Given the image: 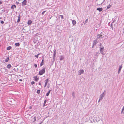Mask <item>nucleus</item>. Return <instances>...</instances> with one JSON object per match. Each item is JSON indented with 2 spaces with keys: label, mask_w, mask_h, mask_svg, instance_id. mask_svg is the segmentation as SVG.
<instances>
[{
  "label": "nucleus",
  "mask_w": 124,
  "mask_h": 124,
  "mask_svg": "<svg viewBox=\"0 0 124 124\" xmlns=\"http://www.w3.org/2000/svg\"><path fill=\"white\" fill-rule=\"evenodd\" d=\"M34 121H36V117H35V116L34 117Z\"/></svg>",
  "instance_id": "58836bf2"
},
{
  "label": "nucleus",
  "mask_w": 124,
  "mask_h": 124,
  "mask_svg": "<svg viewBox=\"0 0 124 124\" xmlns=\"http://www.w3.org/2000/svg\"><path fill=\"white\" fill-rule=\"evenodd\" d=\"M0 23H1L3 24L4 23V22L3 21H1Z\"/></svg>",
  "instance_id": "4c0bfd02"
},
{
  "label": "nucleus",
  "mask_w": 124,
  "mask_h": 124,
  "mask_svg": "<svg viewBox=\"0 0 124 124\" xmlns=\"http://www.w3.org/2000/svg\"><path fill=\"white\" fill-rule=\"evenodd\" d=\"M100 47H99L100 51V52L102 54V55H104L105 54L104 52V47L101 46V43H100Z\"/></svg>",
  "instance_id": "f257e3e1"
},
{
  "label": "nucleus",
  "mask_w": 124,
  "mask_h": 124,
  "mask_svg": "<svg viewBox=\"0 0 124 124\" xmlns=\"http://www.w3.org/2000/svg\"><path fill=\"white\" fill-rule=\"evenodd\" d=\"M19 81H22V79H19Z\"/></svg>",
  "instance_id": "37998d69"
},
{
  "label": "nucleus",
  "mask_w": 124,
  "mask_h": 124,
  "mask_svg": "<svg viewBox=\"0 0 124 124\" xmlns=\"http://www.w3.org/2000/svg\"><path fill=\"white\" fill-rule=\"evenodd\" d=\"M55 58H53V60L52 62V63H53V62H54V61H55Z\"/></svg>",
  "instance_id": "7c9ffc66"
},
{
  "label": "nucleus",
  "mask_w": 124,
  "mask_h": 124,
  "mask_svg": "<svg viewBox=\"0 0 124 124\" xmlns=\"http://www.w3.org/2000/svg\"><path fill=\"white\" fill-rule=\"evenodd\" d=\"M31 107H30V109H31Z\"/></svg>",
  "instance_id": "8fccbe9b"
},
{
  "label": "nucleus",
  "mask_w": 124,
  "mask_h": 124,
  "mask_svg": "<svg viewBox=\"0 0 124 124\" xmlns=\"http://www.w3.org/2000/svg\"><path fill=\"white\" fill-rule=\"evenodd\" d=\"M44 63V59H43L42 60V62H41L40 64V66H41L43 65V64Z\"/></svg>",
  "instance_id": "9b49d317"
},
{
  "label": "nucleus",
  "mask_w": 124,
  "mask_h": 124,
  "mask_svg": "<svg viewBox=\"0 0 124 124\" xmlns=\"http://www.w3.org/2000/svg\"><path fill=\"white\" fill-rule=\"evenodd\" d=\"M105 0H103V2H104L105 1Z\"/></svg>",
  "instance_id": "603ef678"
},
{
  "label": "nucleus",
  "mask_w": 124,
  "mask_h": 124,
  "mask_svg": "<svg viewBox=\"0 0 124 124\" xmlns=\"http://www.w3.org/2000/svg\"><path fill=\"white\" fill-rule=\"evenodd\" d=\"M124 110V106L123 107L122 110V111L121 112V113H124V112H123V111Z\"/></svg>",
  "instance_id": "393cba45"
},
{
  "label": "nucleus",
  "mask_w": 124,
  "mask_h": 124,
  "mask_svg": "<svg viewBox=\"0 0 124 124\" xmlns=\"http://www.w3.org/2000/svg\"><path fill=\"white\" fill-rule=\"evenodd\" d=\"M48 82H47V81H46V82L45 83V86L44 87H45L46 86V85L47 84Z\"/></svg>",
  "instance_id": "cd10ccee"
},
{
  "label": "nucleus",
  "mask_w": 124,
  "mask_h": 124,
  "mask_svg": "<svg viewBox=\"0 0 124 124\" xmlns=\"http://www.w3.org/2000/svg\"><path fill=\"white\" fill-rule=\"evenodd\" d=\"M122 68V65L121 64V65H120L119 66V68L118 70V73L119 74L120 73V72L121 71V69Z\"/></svg>",
  "instance_id": "0eeeda50"
},
{
  "label": "nucleus",
  "mask_w": 124,
  "mask_h": 124,
  "mask_svg": "<svg viewBox=\"0 0 124 124\" xmlns=\"http://www.w3.org/2000/svg\"><path fill=\"white\" fill-rule=\"evenodd\" d=\"M100 100H100V99H99V101H98V102H100Z\"/></svg>",
  "instance_id": "49530a36"
},
{
  "label": "nucleus",
  "mask_w": 124,
  "mask_h": 124,
  "mask_svg": "<svg viewBox=\"0 0 124 124\" xmlns=\"http://www.w3.org/2000/svg\"><path fill=\"white\" fill-rule=\"evenodd\" d=\"M97 39H101L100 36V35L99 34H98L97 35Z\"/></svg>",
  "instance_id": "5701e85b"
},
{
  "label": "nucleus",
  "mask_w": 124,
  "mask_h": 124,
  "mask_svg": "<svg viewBox=\"0 0 124 124\" xmlns=\"http://www.w3.org/2000/svg\"><path fill=\"white\" fill-rule=\"evenodd\" d=\"M84 72V70H80L78 71V75H80L83 74Z\"/></svg>",
  "instance_id": "423d86ee"
},
{
  "label": "nucleus",
  "mask_w": 124,
  "mask_h": 124,
  "mask_svg": "<svg viewBox=\"0 0 124 124\" xmlns=\"http://www.w3.org/2000/svg\"><path fill=\"white\" fill-rule=\"evenodd\" d=\"M2 3V1H0V5Z\"/></svg>",
  "instance_id": "79ce46f5"
},
{
  "label": "nucleus",
  "mask_w": 124,
  "mask_h": 124,
  "mask_svg": "<svg viewBox=\"0 0 124 124\" xmlns=\"http://www.w3.org/2000/svg\"><path fill=\"white\" fill-rule=\"evenodd\" d=\"M110 27H111L112 29H113V26H112V24H111V25H110Z\"/></svg>",
  "instance_id": "ea45409f"
},
{
  "label": "nucleus",
  "mask_w": 124,
  "mask_h": 124,
  "mask_svg": "<svg viewBox=\"0 0 124 124\" xmlns=\"http://www.w3.org/2000/svg\"><path fill=\"white\" fill-rule=\"evenodd\" d=\"M98 43L97 40V39L94 40L93 41V46L95 45L96 44Z\"/></svg>",
  "instance_id": "1a4fd4ad"
},
{
  "label": "nucleus",
  "mask_w": 124,
  "mask_h": 124,
  "mask_svg": "<svg viewBox=\"0 0 124 124\" xmlns=\"http://www.w3.org/2000/svg\"><path fill=\"white\" fill-rule=\"evenodd\" d=\"M46 11H44L42 13V15H44V14L45 13Z\"/></svg>",
  "instance_id": "c9c22d12"
},
{
  "label": "nucleus",
  "mask_w": 124,
  "mask_h": 124,
  "mask_svg": "<svg viewBox=\"0 0 124 124\" xmlns=\"http://www.w3.org/2000/svg\"><path fill=\"white\" fill-rule=\"evenodd\" d=\"M72 96L73 97V98H75V94H74V92H73L72 93Z\"/></svg>",
  "instance_id": "b1692460"
},
{
  "label": "nucleus",
  "mask_w": 124,
  "mask_h": 124,
  "mask_svg": "<svg viewBox=\"0 0 124 124\" xmlns=\"http://www.w3.org/2000/svg\"><path fill=\"white\" fill-rule=\"evenodd\" d=\"M34 78L35 80L36 81H37L38 80V78L37 76H34Z\"/></svg>",
  "instance_id": "2eb2a0df"
},
{
  "label": "nucleus",
  "mask_w": 124,
  "mask_h": 124,
  "mask_svg": "<svg viewBox=\"0 0 124 124\" xmlns=\"http://www.w3.org/2000/svg\"><path fill=\"white\" fill-rule=\"evenodd\" d=\"M48 79L47 78L46 79V80L45 81H47V82H48Z\"/></svg>",
  "instance_id": "a19ab883"
},
{
  "label": "nucleus",
  "mask_w": 124,
  "mask_h": 124,
  "mask_svg": "<svg viewBox=\"0 0 124 124\" xmlns=\"http://www.w3.org/2000/svg\"><path fill=\"white\" fill-rule=\"evenodd\" d=\"M94 46H93H93H92V48H93V47H94Z\"/></svg>",
  "instance_id": "de8ad7c7"
},
{
  "label": "nucleus",
  "mask_w": 124,
  "mask_h": 124,
  "mask_svg": "<svg viewBox=\"0 0 124 124\" xmlns=\"http://www.w3.org/2000/svg\"><path fill=\"white\" fill-rule=\"evenodd\" d=\"M34 66L35 68H37V65L36 64H35L34 65Z\"/></svg>",
  "instance_id": "e433bc0d"
},
{
  "label": "nucleus",
  "mask_w": 124,
  "mask_h": 124,
  "mask_svg": "<svg viewBox=\"0 0 124 124\" xmlns=\"http://www.w3.org/2000/svg\"><path fill=\"white\" fill-rule=\"evenodd\" d=\"M51 91V90H49L48 91V92L47 93H46V96H48L49 95V93H50Z\"/></svg>",
  "instance_id": "aec40b11"
},
{
  "label": "nucleus",
  "mask_w": 124,
  "mask_h": 124,
  "mask_svg": "<svg viewBox=\"0 0 124 124\" xmlns=\"http://www.w3.org/2000/svg\"><path fill=\"white\" fill-rule=\"evenodd\" d=\"M60 16H61V18L62 19H63V15H60Z\"/></svg>",
  "instance_id": "f704fd0d"
},
{
  "label": "nucleus",
  "mask_w": 124,
  "mask_h": 124,
  "mask_svg": "<svg viewBox=\"0 0 124 124\" xmlns=\"http://www.w3.org/2000/svg\"><path fill=\"white\" fill-rule=\"evenodd\" d=\"M12 48V47L11 46H9L7 48V50H10Z\"/></svg>",
  "instance_id": "412c9836"
},
{
  "label": "nucleus",
  "mask_w": 124,
  "mask_h": 124,
  "mask_svg": "<svg viewBox=\"0 0 124 124\" xmlns=\"http://www.w3.org/2000/svg\"><path fill=\"white\" fill-rule=\"evenodd\" d=\"M14 8H16V6L15 5H12L11 7V8L12 9H14Z\"/></svg>",
  "instance_id": "4468645a"
},
{
  "label": "nucleus",
  "mask_w": 124,
  "mask_h": 124,
  "mask_svg": "<svg viewBox=\"0 0 124 124\" xmlns=\"http://www.w3.org/2000/svg\"><path fill=\"white\" fill-rule=\"evenodd\" d=\"M40 91L39 90H38L37 93L38 94H39L40 93Z\"/></svg>",
  "instance_id": "bb28decb"
},
{
  "label": "nucleus",
  "mask_w": 124,
  "mask_h": 124,
  "mask_svg": "<svg viewBox=\"0 0 124 124\" xmlns=\"http://www.w3.org/2000/svg\"><path fill=\"white\" fill-rule=\"evenodd\" d=\"M20 15H19L18 16V19L17 20V22L18 23L20 21Z\"/></svg>",
  "instance_id": "f8f14e48"
},
{
  "label": "nucleus",
  "mask_w": 124,
  "mask_h": 124,
  "mask_svg": "<svg viewBox=\"0 0 124 124\" xmlns=\"http://www.w3.org/2000/svg\"><path fill=\"white\" fill-rule=\"evenodd\" d=\"M76 21L75 20H72V23L73 25H75L76 24Z\"/></svg>",
  "instance_id": "a211bd4d"
},
{
  "label": "nucleus",
  "mask_w": 124,
  "mask_h": 124,
  "mask_svg": "<svg viewBox=\"0 0 124 124\" xmlns=\"http://www.w3.org/2000/svg\"><path fill=\"white\" fill-rule=\"evenodd\" d=\"M88 21V19H87L85 21V22L84 23V24H85L86 23H87V22Z\"/></svg>",
  "instance_id": "c85d7f7f"
},
{
  "label": "nucleus",
  "mask_w": 124,
  "mask_h": 124,
  "mask_svg": "<svg viewBox=\"0 0 124 124\" xmlns=\"http://www.w3.org/2000/svg\"><path fill=\"white\" fill-rule=\"evenodd\" d=\"M100 54L99 53H98V52H96V54H95V55L96 56H97L98 55V54Z\"/></svg>",
  "instance_id": "473e14b6"
},
{
  "label": "nucleus",
  "mask_w": 124,
  "mask_h": 124,
  "mask_svg": "<svg viewBox=\"0 0 124 124\" xmlns=\"http://www.w3.org/2000/svg\"><path fill=\"white\" fill-rule=\"evenodd\" d=\"M54 54H53V58H55V55L56 53V50L54 49Z\"/></svg>",
  "instance_id": "39448f33"
},
{
  "label": "nucleus",
  "mask_w": 124,
  "mask_h": 124,
  "mask_svg": "<svg viewBox=\"0 0 124 124\" xmlns=\"http://www.w3.org/2000/svg\"><path fill=\"white\" fill-rule=\"evenodd\" d=\"M42 122H41V123H40L39 124H41V123H42Z\"/></svg>",
  "instance_id": "09e8293b"
},
{
  "label": "nucleus",
  "mask_w": 124,
  "mask_h": 124,
  "mask_svg": "<svg viewBox=\"0 0 124 124\" xmlns=\"http://www.w3.org/2000/svg\"><path fill=\"white\" fill-rule=\"evenodd\" d=\"M35 82L34 81H32L31 82V84L32 85H33L35 84Z\"/></svg>",
  "instance_id": "72a5a7b5"
},
{
  "label": "nucleus",
  "mask_w": 124,
  "mask_h": 124,
  "mask_svg": "<svg viewBox=\"0 0 124 124\" xmlns=\"http://www.w3.org/2000/svg\"><path fill=\"white\" fill-rule=\"evenodd\" d=\"M47 101L46 100L44 101V105H45L46 102Z\"/></svg>",
  "instance_id": "c756f323"
},
{
  "label": "nucleus",
  "mask_w": 124,
  "mask_h": 124,
  "mask_svg": "<svg viewBox=\"0 0 124 124\" xmlns=\"http://www.w3.org/2000/svg\"><path fill=\"white\" fill-rule=\"evenodd\" d=\"M111 6V5H110L109 4V5L107 7V9H109V8Z\"/></svg>",
  "instance_id": "a878e982"
},
{
  "label": "nucleus",
  "mask_w": 124,
  "mask_h": 124,
  "mask_svg": "<svg viewBox=\"0 0 124 124\" xmlns=\"http://www.w3.org/2000/svg\"><path fill=\"white\" fill-rule=\"evenodd\" d=\"M45 68H44L41 70H40L39 72V74L40 75H41L45 73Z\"/></svg>",
  "instance_id": "f03ea898"
},
{
  "label": "nucleus",
  "mask_w": 124,
  "mask_h": 124,
  "mask_svg": "<svg viewBox=\"0 0 124 124\" xmlns=\"http://www.w3.org/2000/svg\"><path fill=\"white\" fill-rule=\"evenodd\" d=\"M16 3H17V4H19V2H17V1L16 2Z\"/></svg>",
  "instance_id": "a18cd8bd"
},
{
  "label": "nucleus",
  "mask_w": 124,
  "mask_h": 124,
  "mask_svg": "<svg viewBox=\"0 0 124 124\" xmlns=\"http://www.w3.org/2000/svg\"><path fill=\"white\" fill-rule=\"evenodd\" d=\"M123 33L124 34V30L123 31Z\"/></svg>",
  "instance_id": "3c124183"
},
{
  "label": "nucleus",
  "mask_w": 124,
  "mask_h": 124,
  "mask_svg": "<svg viewBox=\"0 0 124 124\" xmlns=\"http://www.w3.org/2000/svg\"><path fill=\"white\" fill-rule=\"evenodd\" d=\"M64 59V57L63 55H61L60 57V60L61 61L63 60Z\"/></svg>",
  "instance_id": "9d476101"
},
{
  "label": "nucleus",
  "mask_w": 124,
  "mask_h": 124,
  "mask_svg": "<svg viewBox=\"0 0 124 124\" xmlns=\"http://www.w3.org/2000/svg\"><path fill=\"white\" fill-rule=\"evenodd\" d=\"M27 1L26 0H24L22 2V6H24L27 5Z\"/></svg>",
  "instance_id": "20e7f679"
},
{
  "label": "nucleus",
  "mask_w": 124,
  "mask_h": 124,
  "mask_svg": "<svg viewBox=\"0 0 124 124\" xmlns=\"http://www.w3.org/2000/svg\"><path fill=\"white\" fill-rule=\"evenodd\" d=\"M9 59V57H7L5 60V62H8Z\"/></svg>",
  "instance_id": "4be33fe9"
},
{
  "label": "nucleus",
  "mask_w": 124,
  "mask_h": 124,
  "mask_svg": "<svg viewBox=\"0 0 124 124\" xmlns=\"http://www.w3.org/2000/svg\"><path fill=\"white\" fill-rule=\"evenodd\" d=\"M102 32H101L100 34H99L100 35V36L101 39L103 38L104 37V36L102 35Z\"/></svg>",
  "instance_id": "f3484780"
},
{
  "label": "nucleus",
  "mask_w": 124,
  "mask_h": 124,
  "mask_svg": "<svg viewBox=\"0 0 124 124\" xmlns=\"http://www.w3.org/2000/svg\"><path fill=\"white\" fill-rule=\"evenodd\" d=\"M103 8H98L97 9V10L99 11L100 12L102 11Z\"/></svg>",
  "instance_id": "6e6552de"
},
{
  "label": "nucleus",
  "mask_w": 124,
  "mask_h": 124,
  "mask_svg": "<svg viewBox=\"0 0 124 124\" xmlns=\"http://www.w3.org/2000/svg\"><path fill=\"white\" fill-rule=\"evenodd\" d=\"M105 93L104 92L103 93L101 94L100 96V100H102L103 97L105 96Z\"/></svg>",
  "instance_id": "7ed1b4c3"
},
{
  "label": "nucleus",
  "mask_w": 124,
  "mask_h": 124,
  "mask_svg": "<svg viewBox=\"0 0 124 124\" xmlns=\"http://www.w3.org/2000/svg\"><path fill=\"white\" fill-rule=\"evenodd\" d=\"M32 21L31 20H29L28 22V25H30L32 23Z\"/></svg>",
  "instance_id": "ddd939ff"
},
{
  "label": "nucleus",
  "mask_w": 124,
  "mask_h": 124,
  "mask_svg": "<svg viewBox=\"0 0 124 124\" xmlns=\"http://www.w3.org/2000/svg\"><path fill=\"white\" fill-rule=\"evenodd\" d=\"M20 44V43H16L15 44V45L16 46H19Z\"/></svg>",
  "instance_id": "6ab92c4d"
},
{
  "label": "nucleus",
  "mask_w": 124,
  "mask_h": 124,
  "mask_svg": "<svg viewBox=\"0 0 124 124\" xmlns=\"http://www.w3.org/2000/svg\"><path fill=\"white\" fill-rule=\"evenodd\" d=\"M39 54H38L37 55H35V57H36L38 58L39 57Z\"/></svg>",
  "instance_id": "2f4dec72"
},
{
  "label": "nucleus",
  "mask_w": 124,
  "mask_h": 124,
  "mask_svg": "<svg viewBox=\"0 0 124 124\" xmlns=\"http://www.w3.org/2000/svg\"><path fill=\"white\" fill-rule=\"evenodd\" d=\"M39 85H41V83L40 82H39Z\"/></svg>",
  "instance_id": "c03bdc74"
},
{
  "label": "nucleus",
  "mask_w": 124,
  "mask_h": 124,
  "mask_svg": "<svg viewBox=\"0 0 124 124\" xmlns=\"http://www.w3.org/2000/svg\"><path fill=\"white\" fill-rule=\"evenodd\" d=\"M11 67V66L10 64H8L7 66V68L8 69H10Z\"/></svg>",
  "instance_id": "dca6fc26"
}]
</instances>
